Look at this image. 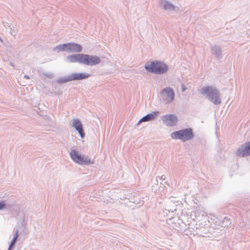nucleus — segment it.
Wrapping results in <instances>:
<instances>
[{
	"label": "nucleus",
	"instance_id": "f257e3e1",
	"mask_svg": "<svg viewBox=\"0 0 250 250\" xmlns=\"http://www.w3.org/2000/svg\"><path fill=\"white\" fill-rule=\"evenodd\" d=\"M66 59L69 63L78 62L88 66L96 65L101 62V59L99 56L83 53L71 54L67 56Z\"/></svg>",
	"mask_w": 250,
	"mask_h": 250
},
{
	"label": "nucleus",
	"instance_id": "f03ea898",
	"mask_svg": "<svg viewBox=\"0 0 250 250\" xmlns=\"http://www.w3.org/2000/svg\"><path fill=\"white\" fill-rule=\"evenodd\" d=\"M201 94L213 104L218 105L221 103V93L215 86L206 85L201 88Z\"/></svg>",
	"mask_w": 250,
	"mask_h": 250
},
{
	"label": "nucleus",
	"instance_id": "7ed1b4c3",
	"mask_svg": "<svg viewBox=\"0 0 250 250\" xmlns=\"http://www.w3.org/2000/svg\"><path fill=\"white\" fill-rule=\"evenodd\" d=\"M144 68L148 72L157 75H163L169 70L168 65L164 61L155 60L146 63Z\"/></svg>",
	"mask_w": 250,
	"mask_h": 250
},
{
	"label": "nucleus",
	"instance_id": "20e7f679",
	"mask_svg": "<svg viewBox=\"0 0 250 250\" xmlns=\"http://www.w3.org/2000/svg\"><path fill=\"white\" fill-rule=\"evenodd\" d=\"M170 137L173 139L180 140L183 142H185L193 139L194 133L193 128L187 127L173 132L171 133Z\"/></svg>",
	"mask_w": 250,
	"mask_h": 250
},
{
	"label": "nucleus",
	"instance_id": "39448f33",
	"mask_svg": "<svg viewBox=\"0 0 250 250\" xmlns=\"http://www.w3.org/2000/svg\"><path fill=\"white\" fill-rule=\"evenodd\" d=\"M71 159L75 163L81 166H89L95 163V161L85 155L81 154L77 150L73 149L69 153Z\"/></svg>",
	"mask_w": 250,
	"mask_h": 250
},
{
	"label": "nucleus",
	"instance_id": "423d86ee",
	"mask_svg": "<svg viewBox=\"0 0 250 250\" xmlns=\"http://www.w3.org/2000/svg\"><path fill=\"white\" fill-rule=\"evenodd\" d=\"M83 50V46L79 43L70 42L59 44L53 48V51H57L58 52H67L68 53H79Z\"/></svg>",
	"mask_w": 250,
	"mask_h": 250
},
{
	"label": "nucleus",
	"instance_id": "0eeeda50",
	"mask_svg": "<svg viewBox=\"0 0 250 250\" xmlns=\"http://www.w3.org/2000/svg\"><path fill=\"white\" fill-rule=\"evenodd\" d=\"M196 234L201 237H210V235L214 233V229L210 227L208 224L202 223H196Z\"/></svg>",
	"mask_w": 250,
	"mask_h": 250
},
{
	"label": "nucleus",
	"instance_id": "6e6552de",
	"mask_svg": "<svg viewBox=\"0 0 250 250\" xmlns=\"http://www.w3.org/2000/svg\"><path fill=\"white\" fill-rule=\"evenodd\" d=\"M161 119L163 124L167 126H175L178 122L177 117L172 114L163 115Z\"/></svg>",
	"mask_w": 250,
	"mask_h": 250
},
{
	"label": "nucleus",
	"instance_id": "1a4fd4ad",
	"mask_svg": "<svg viewBox=\"0 0 250 250\" xmlns=\"http://www.w3.org/2000/svg\"><path fill=\"white\" fill-rule=\"evenodd\" d=\"M236 155L239 157H244L250 155V141L243 144L236 151Z\"/></svg>",
	"mask_w": 250,
	"mask_h": 250
},
{
	"label": "nucleus",
	"instance_id": "9d476101",
	"mask_svg": "<svg viewBox=\"0 0 250 250\" xmlns=\"http://www.w3.org/2000/svg\"><path fill=\"white\" fill-rule=\"evenodd\" d=\"M163 98L166 101L167 104L172 102L175 97V93L171 87H167L162 91Z\"/></svg>",
	"mask_w": 250,
	"mask_h": 250
},
{
	"label": "nucleus",
	"instance_id": "9b49d317",
	"mask_svg": "<svg viewBox=\"0 0 250 250\" xmlns=\"http://www.w3.org/2000/svg\"><path fill=\"white\" fill-rule=\"evenodd\" d=\"M160 5L163 8L167 11L177 12L179 11V7L174 6L172 3L167 0H162Z\"/></svg>",
	"mask_w": 250,
	"mask_h": 250
},
{
	"label": "nucleus",
	"instance_id": "f8f14e48",
	"mask_svg": "<svg viewBox=\"0 0 250 250\" xmlns=\"http://www.w3.org/2000/svg\"><path fill=\"white\" fill-rule=\"evenodd\" d=\"M72 126L78 131L82 139L85 137V134L83 128V125L79 119H76L73 121Z\"/></svg>",
	"mask_w": 250,
	"mask_h": 250
},
{
	"label": "nucleus",
	"instance_id": "ddd939ff",
	"mask_svg": "<svg viewBox=\"0 0 250 250\" xmlns=\"http://www.w3.org/2000/svg\"><path fill=\"white\" fill-rule=\"evenodd\" d=\"M159 114V112L158 111L148 113L139 120L137 123V125H140L143 122H150L155 120L158 116Z\"/></svg>",
	"mask_w": 250,
	"mask_h": 250
},
{
	"label": "nucleus",
	"instance_id": "4468645a",
	"mask_svg": "<svg viewBox=\"0 0 250 250\" xmlns=\"http://www.w3.org/2000/svg\"><path fill=\"white\" fill-rule=\"evenodd\" d=\"M72 81L86 79L91 76L90 73L85 72H74L70 74Z\"/></svg>",
	"mask_w": 250,
	"mask_h": 250
},
{
	"label": "nucleus",
	"instance_id": "2eb2a0df",
	"mask_svg": "<svg viewBox=\"0 0 250 250\" xmlns=\"http://www.w3.org/2000/svg\"><path fill=\"white\" fill-rule=\"evenodd\" d=\"M210 48L212 55H214L217 60L222 58V50L220 46L218 45H211Z\"/></svg>",
	"mask_w": 250,
	"mask_h": 250
},
{
	"label": "nucleus",
	"instance_id": "dca6fc26",
	"mask_svg": "<svg viewBox=\"0 0 250 250\" xmlns=\"http://www.w3.org/2000/svg\"><path fill=\"white\" fill-rule=\"evenodd\" d=\"M72 81L70 74L69 75L59 78L56 80V83L59 84L65 83L67 82Z\"/></svg>",
	"mask_w": 250,
	"mask_h": 250
},
{
	"label": "nucleus",
	"instance_id": "f3484780",
	"mask_svg": "<svg viewBox=\"0 0 250 250\" xmlns=\"http://www.w3.org/2000/svg\"><path fill=\"white\" fill-rule=\"evenodd\" d=\"M172 220H173V222L177 220V222H175L174 223V227H176L179 229H181V223H182L183 225H185V224L183 222L182 220L180 219H179V218H172Z\"/></svg>",
	"mask_w": 250,
	"mask_h": 250
},
{
	"label": "nucleus",
	"instance_id": "a211bd4d",
	"mask_svg": "<svg viewBox=\"0 0 250 250\" xmlns=\"http://www.w3.org/2000/svg\"><path fill=\"white\" fill-rule=\"evenodd\" d=\"M231 224L230 218L228 217H225L222 221L223 226L229 227Z\"/></svg>",
	"mask_w": 250,
	"mask_h": 250
},
{
	"label": "nucleus",
	"instance_id": "6ab92c4d",
	"mask_svg": "<svg viewBox=\"0 0 250 250\" xmlns=\"http://www.w3.org/2000/svg\"><path fill=\"white\" fill-rule=\"evenodd\" d=\"M11 206L10 205H7L6 203V201L5 200H1L0 201V210H1L6 208H11Z\"/></svg>",
	"mask_w": 250,
	"mask_h": 250
},
{
	"label": "nucleus",
	"instance_id": "aec40b11",
	"mask_svg": "<svg viewBox=\"0 0 250 250\" xmlns=\"http://www.w3.org/2000/svg\"><path fill=\"white\" fill-rule=\"evenodd\" d=\"M17 241V239L15 238H13L11 240V242H10V243L9 245V247H8V250H13L14 249L15 247V244L16 243Z\"/></svg>",
	"mask_w": 250,
	"mask_h": 250
},
{
	"label": "nucleus",
	"instance_id": "412c9836",
	"mask_svg": "<svg viewBox=\"0 0 250 250\" xmlns=\"http://www.w3.org/2000/svg\"><path fill=\"white\" fill-rule=\"evenodd\" d=\"M18 237H19V229H16L15 230V233L14 234V236L13 238H15L17 239Z\"/></svg>",
	"mask_w": 250,
	"mask_h": 250
},
{
	"label": "nucleus",
	"instance_id": "4be33fe9",
	"mask_svg": "<svg viewBox=\"0 0 250 250\" xmlns=\"http://www.w3.org/2000/svg\"><path fill=\"white\" fill-rule=\"evenodd\" d=\"M45 76L49 79H51L53 77V75L51 73H46L44 74Z\"/></svg>",
	"mask_w": 250,
	"mask_h": 250
},
{
	"label": "nucleus",
	"instance_id": "5701e85b",
	"mask_svg": "<svg viewBox=\"0 0 250 250\" xmlns=\"http://www.w3.org/2000/svg\"><path fill=\"white\" fill-rule=\"evenodd\" d=\"M157 178H158L163 181L166 179V176L164 175H162L160 177V176H158L157 177H156V180L157 179Z\"/></svg>",
	"mask_w": 250,
	"mask_h": 250
},
{
	"label": "nucleus",
	"instance_id": "b1692460",
	"mask_svg": "<svg viewBox=\"0 0 250 250\" xmlns=\"http://www.w3.org/2000/svg\"><path fill=\"white\" fill-rule=\"evenodd\" d=\"M23 78H25L26 79H30V77L28 75H25L24 76H23Z\"/></svg>",
	"mask_w": 250,
	"mask_h": 250
},
{
	"label": "nucleus",
	"instance_id": "393cba45",
	"mask_svg": "<svg viewBox=\"0 0 250 250\" xmlns=\"http://www.w3.org/2000/svg\"><path fill=\"white\" fill-rule=\"evenodd\" d=\"M186 90V87L184 85H182V91H184Z\"/></svg>",
	"mask_w": 250,
	"mask_h": 250
},
{
	"label": "nucleus",
	"instance_id": "a878e982",
	"mask_svg": "<svg viewBox=\"0 0 250 250\" xmlns=\"http://www.w3.org/2000/svg\"><path fill=\"white\" fill-rule=\"evenodd\" d=\"M9 64H10V65L11 66H13V67H15V66H14V64H13V62H10L9 63Z\"/></svg>",
	"mask_w": 250,
	"mask_h": 250
},
{
	"label": "nucleus",
	"instance_id": "bb28decb",
	"mask_svg": "<svg viewBox=\"0 0 250 250\" xmlns=\"http://www.w3.org/2000/svg\"><path fill=\"white\" fill-rule=\"evenodd\" d=\"M0 41L1 43H3V41L2 40V39H1V38L0 37Z\"/></svg>",
	"mask_w": 250,
	"mask_h": 250
},
{
	"label": "nucleus",
	"instance_id": "cd10ccee",
	"mask_svg": "<svg viewBox=\"0 0 250 250\" xmlns=\"http://www.w3.org/2000/svg\"><path fill=\"white\" fill-rule=\"evenodd\" d=\"M165 183H166V184H167V185L168 186L169 185V184L167 183V182H165Z\"/></svg>",
	"mask_w": 250,
	"mask_h": 250
}]
</instances>
